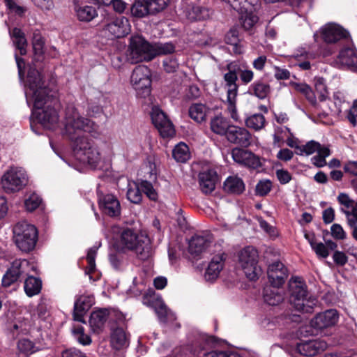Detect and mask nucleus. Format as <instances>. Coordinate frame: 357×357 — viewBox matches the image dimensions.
<instances>
[{
	"mask_svg": "<svg viewBox=\"0 0 357 357\" xmlns=\"http://www.w3.org/2000/svg\"><path fill=\"white\" fill-rule=\"evenodd\" d=\"M63 135L70 142L75 157L83 163L96 167L101 160L100 153L86 133L93 137L100 135L99 126L81 115L73 105H67L63 120Z\"/></svg>",
	"mask_w": 357,
	"mask_h": 357,
	"instance_id": "1",
	"label": "nucleus"
},
{
	"mask_svg": "<svg viewBox=\"0 0 357 357\" xmlns=\"http://www.w3.org/2000/svg\"><path fill=\"white\" fill-rule=\"evenodd\" d=\"M26 86V99L33 103L32 116L45 128L53 130L59 122L60 104L55 91L45 86L40 73L35 68L28 70Z\"/></svg>",
	"mask_w": 357,
	"mask_h": 357,
	"instance_id": "2",
	"label": "nucleus"
},
{
	"mask_svg": "<svg viewBox=\"0 0 357 357\" xmlns=\"http://www.w3.org/2000/svg\"><path fill=\"white\" fill-rule=\"evenodd\" d=\"M227 72L224 74V89L227 92V110L231 118L236 122L240 121V117L237 112L236 102L238 91V75L242 84L247 85L254 78V73L248 69L245 61H233L228 63L225 67Z\"/></svg>",
	"mask_w": 357,
	"mask_h": 357,
	"instance_id": "3",
	"label": "nucleus"
},
{
	"mask_svg": "<svg viewBox=\"0 0 357 357\" xmlns=\"http://www.w3.org/2000/svg\"><path fill=\"white\" fill-rule=\"evenodd\" d=\"M31 271H35L33 264L25 259L14 260L2 277V287H9L22 278L27 276L24 284L26 294L29 297L38 295L42 289V281L38 278L29 276Z\"/></svg>",
	"mask_w": 357,
	"mask_h": 357,
	"instance_id": "4",
	"label": "nucleus"
},
{
	"mask_svg": "<svg viewBox=\"0 0 357 357\" xmlns=\"http://www.w3.org/2000/svg\"><path fill=\"white\" fill-rule=\"evenodd\" d=\"M118 242L121 249L134 252L141 260H145L150 256L151 246L149 238L146 236L139 235L132 229H122Z\"/></svg>",
	"mask_w": 357,
	"mask_h": 357,
	"instance_id": "5",
	"label": "nucleus"
},
{
	"mask_svg": "<svg viewBox=\"0 0 357 357\" xmlns=\"http://www.w3.org/2000/svg\"><path fill=\"white\" fill-rule=\"evenodd\" d=\"M13 240L23 253L32 252L38 241V231L35 225L26 221L17 222L13 227Z\"/></svg>",
	"mask_w": 357,
	"mask_h": 357,
	"instance_id": "6",
	"label": "nucleus"
},
{
	"mask_svg": "<svg viewBox=\"0 0 357 357\" xmlns=\"http://www.w3.org/2000/svg\"><path fill=\"white\" fill-rule=\"evenodd\" d=\"M291 291L290 302L296 310L310 313L317 304V299L309 294L307 285L299 278H295L289 284Z\"/></svg>",
	"mask_w": 357,
	"mask_h": 357,
	"instance_id": "7",
	"label": "nucleus"
},
{
	"mask_svg": "<svg viewBox=\"0 0 357 357\" xmlns=\"http://www.w3.org/2000/svg\"><path fill=\"white\" fill-rule=\"evenodd\" d=\"M155 56L153 46L139 35L131 36L128 54V60L131 63L149 61Z\"/></svg>",
	"mask_w": 357,
	"mask_h": 357,
	"instance_id": "8",
	"label": "nucleus"
},
{
	"mask_svg": "<svg viewBox=\"0 0 357 357\" xmlns=\"http://www.w3.org/2000/svg\"><path fill=\"white\" fill-rule=\"evenodd\" d=\"M169 3L170 0H135L130 13L137 18L156 16L164 12Z\"/></svg>",
	"mask_w": 357,
	"mask_h": 357,
	"instance_id": "9",
	"label": "nucleus"
},
{
	"mask_svg": "<svg viewBox=\"0 0 357 357\" xmlns=\"http://www.w3.org/2000/svg\"><path fill=\"white\" fill-rule=\"evenodd\" d=\"M259 255L252 246H247L238 254V263L250 280H257L261 273V268L258 265Z\"/></svg>",
	"mask_w": 357,
	"mask_h": 357,
	"instance_id": "10",
	"label": "nucleus"
},
{
	"mask_svg": "<svg viewBox=\"0 0 357 357\" xmlns=\"http://www.w3.org/2000/svg\"><path fill=\"white\" fill-rule=\"evenodd\" d=\"M26 171L20 167H10L1 177V185L6 193H14L24 188L27 184Z\"/></svg>",
	"mask_w": 357,
	"mask_h": 357,
	"instance_id": "11",
	"label": "nucleus"
},
{
	"mask_svg": "<svg viewBox=\"0 0 357 357\" xmlns=\"http://www.w3.org/2000/svg\"><path fill=\"white\" fill-rule=\"evenodd\" d=\"M151 71L144 65H139L133 70L130 83L139 97L146 98L151 93Z\"/></svg>",
	"mask_w": 357,
	"mask_h": 357,
	"instance_id": "12",
	"label": "nucleus"
},
{
	"mask_svg": "<svg viewBox=\"0 0 357 357\" xmlns=\"http://www.w3.org/2000/svg\"><path fill=\"white\" fill-rule=\"evenodd\" d=\"M323 40L326 43H336L342 41L350 43L351 36L347 30L338 24L329 22L319 30Z\"/></svg>",
	"mask_w": 357,
	"mask_h": 357,
	"instance_id": "13",
	"label": "nucleus"
},
{
	"mask_svg": "<svg viewBox=\"0 0 357 357\" xmlns=\"http://www.w3.org/2000/svg\"><path fill=\"white\" fill-rule=\"evenodd\" d=\"M97 197L98 206L100 211L109 217L116 218L121 214V204L119 199L112 194H105L97 187Z\"/></svg>",
	"mask_w": 357,
	"mask_h": 357,
	"instance_id": "14",
	"label": "nucleus"
},
{
	"mask_svg": "<svg viewBox=\"0 0 357 357\" xmlns=\"http://www.w3.org/2000/svg\"><path fill=\"white\" fill-rule=\"evenodd\" d=\"M151 117L153 125L162 137L169 138L174 136L175 129L172 123L159 107L152 108Z\"/></svg>",
	"mask_w": 357,
	"mask_h": 357,
	"instance_id": "15",
	"label": "nucleus"
},
{
	"mask_svg": "<svg viewBox=\"0 0 357 357\" xmlns=\"http://www.w3.org/2000/svg\"><path fill=\"white\" fill-rule=\"evenodd\" d=\"M105 34L114 38H123L130 33L131 26L128 19L119 17L107 22L103 29Z\"/></svg>",
	"mask_w": 357,
	"mask_h": 357,
	"instance_id": "16",
	"label": "nucleus"
},
{
	"mask_svg": "<svg viewBox=\"0 0 357 357\" xmlns=\"http://www.w3.org/2000/svg\"><path fill=\"white\" fill-rule=\"evenodd\" d=\"M231 156L236 163L250 169H255L262 166L260 158L248 150L234 148L231 151Z\"/></svg>",
	"mask_w": 357,
	"mask_h": 357,
	"instance_id": "17",
	"label": "nucleus"
},
{
	"mask_svg": "<svg viewBox=\"0 0 357 357\" xmlns=\"http://www.w3.org/2000/svg\"><path fill=\"white\" fill-rule=\"evenodd\" d=\"M181 9L185 16L191 21L206 20L210 17L211 14L208 8L194 5L187 1H182Z\"/></svg>",
	"mask_w": 357,
	"mask_h": 357,
	"instance_id": "18",
	"label": "nucleus"
},
{
	"mask_svg": "<svg viewBox=\"0 0 357 357\" xmlns=\"http://www.w3.org/2000/svg\"><path fill=\"white\" fill-rule=\"evenodd\" d=\"M225 137L231 144L248 147L251 144L252 135L246 128L231 125Z\"/></svg>",
	"mask_w": 357,
	"mask_h": 357,
	"instance_id": "19",
	"label": "nucleus"
},
{
	"mask_svg": "<svg viewBox=\"0 0 357 357\" xmlns=\"http://www.w3.org/2000/svg\"><path fill=\"white\" fill-rule=\"evenodd\" d=\"M267 274L269 282L275 287H281L288 276L287 269L279 261H274L268 266Z\"/></svg>",
	"mask_w": 357,
	"mask_h": 357,
	"instance_id": "20",
	"label": "nucleus"
},
{
	"mask_svg": "<svg viewBox=\"0 0 357 357\" xmlns=\"http://www.w3.org/2000/svg\"><path fill=\"white\" fill-rule=\"evenodd\" d=\"M345 43L347 46L340 50L337 61L341 65L357 72V51L354 47L351 39L350 43Z\"/></svg>",
	"mask_w": 357,
	"mask_h": 357,
	"instance_id": "21",
	"label": "nucleus"
},
{
	"mask_svg": "<svg viewBox=\"0 0 357 357\" xmlns=\"http://www.w3.org/2000/svg\"><path fill=\"white\" fill-rule=\"evenodd\" d=\"M73 10L77 20L91 22L98 16L96 8L86 3V0H73Z\"/></svg>",
	"mask_w": 357,
	"mask_h": 357,
	"instance_id": "22",
	"label": "nucleus"
},
{
	"mask_svg": "<svg viewBox=\"0 0 357 357\" xmlns=\"http://www.w3.org/2000/svg\"><path fill=\"white\" fill-rule=\"evenodd\" d=\"M327 348V343L322 340H311L302 341L297 344V351L305 356H314L325 351Z\"/></svg>",
	"mask_w": 357,
	"mask_h": 357,
	"instance_id": "23",
	"label": "nucleus"
},
{
	"mask_svg": "<svg viewBox=\"0 0 357 357\" xmlns=\"http://www.w3.org/2000/svg\"><path fill=\"white\" fill-rule=\"evenodd\" d=\"M338 319L337 311L331 309L318 314L312 320V326L317 329L322 330L335 326Z\"/></svg>",
	"mask_w": 357,
	"mask_h": 357,
	"instance_id": "24",
	"label": "nucleus"
},
{
	"mask_svg": "<svg viewBox=\"0 0 357 357\" xmlns=\"http://www.w3.org/2000/svg\"><path fill=\"white\" fill-rule=\"evenodd\" d=\"M226 259L225 253H220L215 255L211 260L204 274V278L206 281L213 282L219 276L222 270L224 263Z\"/></svg>",
	"mask_w": 357,
	"mask_h": 357,
	"instance_id": "25",
	"label": "nucleus"
},
{
	"mask_svg": "<svg viewBox=\"0 0 357 357\" xmlns=\"http://www.w3.org/2000/svg\"><path fill=\"white\" fill-rule=\"evenodd\" d=\"M109 317V313L106 309H100L93 312L89 319L91 331L95 333H101Z\"/></svg>",
	"mask_w": 357,
	"mask_h": 357,
	"instance_id": "26",
	"label": "nucleus"
},
{
	"mask_svg": "<svg viewBox=\"0 0 357 357\" xmlns=\"http://www.w3.org/2000/svg\"><path fill=\"white\" fill-rule=\"evenodd\" d=\"M217 181V174L213 169H208L199 174V183L202 192L209 194L214 190Z\"/></svg>",
	"mask_w": 357,
	"mask_h": 357,
	"instance_id": "27",
	"label": "nucleus"
},
{
	"mask_svg": "<svg viewBox=\"0 0 357 357\" xmlns=\"http://www.w3.org/2000/svg\"><path fill=\"white\" fill-rule=\"evenodd\" d=\"M316 58V54L312 51L301 48L292 56L295 66H298L301 70H307L311 68L310 61Z\"/></svg>",
	"mask_w": 357,
	"mask_h": 357,
	"instance_id": "28",
	"label": "nucleus"
},
{
	"mask_svg": "<svg viewBox=\"0 0 357 357\" xmlns=\"http://www.w3.org/2000/svg\"><path fill=\"white\" fill-rule=\"evenodd\" d=\"M92 305V300L86 296L78 297L74 305L73 317L75 321L84 322V316Z\"/></svg>",
	"mask_w": 357,
	"mask_h": 357,
	"instance_id": "29",
	"label": "nucleus"
},
{
	"mask_svg": "<svg viewBox=\"0 0 357 357\" xmlns=\"http://www.w3.org/2000/svg\"><path fill=\"white\" fill-rule=\"evenodd\" d=\"M280 287L273 285L266 286L264 289V300L270 305H277L284 300L282 291Z\"/></svg>",
	"mask_w": 357,
	"mask_h": 357,
	"instance_id": "30",
	"label": "nucleus"
},
{
	"mask_svg": "<svg viewBox=\"0 0 357 357\" xmlns=\"http://www.w3.org/2000/svg\"><path fill=\"white\" fill-rule=\"evenodd\" d=\"M9 34L15 48L20 51L21 55L26 54L27 41L24 32L19 28L9 30Z\"/></svg>",
	"mask_w": 357,
	"mask_h": 357,
	"instance_id": "31",
	"label": "nucleus"
},
{
	"mask_svg": "<svg viewBox=\"0 0 357 357\" xmlns=\"http://www.w3.org/2000/svg\"><path fill=\"white\" fill-rule=\"evenodd\" d=\"M211 129L218 135L226 136L231 125L229 120L222 115H217L211 120Z\"/></svg>",
	"mask_w": 357,
	"mask_h": 357,
	"instance_id": "32",
	"label": "nucleus"
},
{
	"mask_svg": "<svg viewBox=\"0 0 357 357\" xmlns=\"http://www.w3.org/2000/svg\"><path fill=\"white\" fill-rule=\"evenodd\" d=\"M210 243L204 236H194L189 241V251L192 255L197 256L206 250Z\"/></svg>",
	"mask_w": 357,
	"mask_h": 357,
	"instance_id": "33",
	"label": "nucleus"
},
{
	"mask_svg": "<svg viewBox=\"0 0 357 357\" xmlns=\"http://www.w3.org/2000/svg\"><path fill=\"white\" fill-rule=\"evenodd\" d=\"M209 109L204 104H192L188 109L189 116L197 123H202L206 119Z\"/></svg>",
	"mask_w": 357,
	"mask_h": 357,
	"instance_id": "34",
	"label": "nucleus"
},
{
	"mask_svg": "<svg viewBox=\"0 0 357 357\" xmlns=\"http://www.w3.org/2000/svg\"><path fill=\"white\" fill-rule=\"evenodd\" d=\"M224 190L231 194H241L245 190V184L243 180L236 176H229L224 182Z\"/></svg>",
	"mask_w": 357,
	"mask_h": 357,
	"instance_id": "35",
	"label": "nucleus"
},
{
	"mask_svg": "<svg viewBox=\"0 0 357 357\" xmlns=\"http://www.w3.org/2000/svg\"><path fill=\"white\" fill-rule=\"evenodd\" d=\"M271 88L268 84L262 80L254 82L248 88V93L259 99H264L270 93Z\"/></svg>",
	"mask_w": 357,
	"mask_h": 357,
	"instance_id": "36",
	"label": "nucleus"
},
{
	"mask_svg": "<svg viewBox=\"0 0 357 357\" xmlns=\"http://www.w3.org/2000/svg\"><path fill=\"white\" fill-rule=\"evenodd\" d=\"M172 157L177 162H186L190 158L188 145L183 142L176 144L172 150Z\"/></svg>",
	"mask_w": 357,
	"mask_h": 357,
	"instance_id": "37",
	"label": "nucleus"
},
{
	"mask_svg": "<svg viewBox=\"0 0 357 357\" xmlns=\"http://www.w3.org/2000/svg\"><path fill=\"white\" fill-rule=\"evenodd\" d=\"M127 342V337L124 330L117 327L114 329L111 334V342L116 349L122 348Z\"/></svg>",
	"mask_w": 357,
	"mask_h": 357,
	"instance_id": "38",
	"label": "nucleus"
},
{
	"mask_svg": "<svg viewBox=\"0 0 357 357\" xmlns=\"http://www.w3.org/2000/svg\"><path fill=\"white\" fill-rule=\"evenodd\" d=\"M240 23L245 31H252L256 23L258 22V17L253 13V11L243 12L240 13Z\"/></svg>",
	"mask_w": 357,
	"mask_h": 357,
	"instance_id": "39",
	"label": "nucleus"
},
{
	"mask_svg": "<svg viewBox=\"0 0 357 357\" xmlns=\"http://www.w3.org/2000/svg\"><path fill=\"white\" fill-rule=\"evenodd\" d=\"M32 44L35 56L41 57L44 54L45 40L39 30L33 31Z\"/></svg>",
	"mask_w": 357,
	"mask_h": 357,
	"instance_id": "40",
	"label": "nucleus"
},
{
	"mask_svg": "<svg viewBox=\"0 0 357 357\" xmlns=\"http://www.w3.org/2000/svg\"><path fill=\"white\" fill-rule=\"evenodd\" d=\"M266 123V119L261 114H254L245 119L247 127L255 130L262 129Z\"/></svg>",
	"mask_w": 357,
	"mask_h": 357,
	"instance_id": "41",
	"label": "nucleus"
},
{
	"mask_svg": "<svg viewBox=\"0 0 357 357\" xmlns=\"http://www.w3.org/2000/svg\"><path fill=\"white\" fill-rule=\"evenodd\" d=\"M140 183H134L132 185H129L127 191L128 199L135 204H139L142 200V194L141 192Z\"/></svg>",
	"mask_w": 357,
	"mask_h": 357,
	"instance_id": "42",
	"label": "nucleus"
},
{
	"mask_svg": "<svg viewBox=\"0 0 357 357\" xmlns=\"http://www.w3.org/2000/svg\"><path fill=\"white\" fill-rule=\"evenodd\" d=\"M331 155V150L328 146H324L312 158V162L317 167H323L326 165V158Z\"/></svg>",
	"mask_w": 357,
	"mask_h": 357,
	"instance_id": "43",
	"label": "nucleus"
},
{
	"mask_svg": "<svg viewBox=\"0 0 357 357\" xmlns=\"http://www.w3.org/2000/svg\"><path fill=\"white\" fill-rule=\"evenodd\" d=\"M17 348L19 351L24 356H29L38 350V348L28 339H22L18 342Z\"/></svg>",
	"mask_w": 357,
	"mask_h": 357,
	"instance_id": "44",
	"label": "nucleus"
},
{
	"mask_svg": "<svg viewBox=\"0 0 357 357\" xmlns=\"http://www.w3.org/2000/svg\"><path fill=\"white\" fill-rule=\"evenodd\" d=\"M72 331L75 338L79 344L82 345H89L91 343V337L85 334L84 329L82 326H75Z\"/></svg>",
	"mask_w": 357,
	"mask_h": 357,
	"instance_id": "45",
	"label": "nucleus"
},
{
	"mask_svg": "<svg viewBox=\"0 0 357 357\" xmlns=\"http://www.w3.org/2000/svg\"><path fill=\"white\" fill-rule=\"evenodd\" d=\"M140 188L150 200H158V192L150 181L142 180L140 182Z\"/></svg>",
	"mask_w": 357,
	"mask_h": 357,
	"instance_id": "46",
	"label": "nucleus"
},
{
	"mask_svg": "<svg viewBox=\"0 0 357 357\" xmlns=\"http://www.w3.org/2000/svg\"><path fill=\"white\" fill-rule=\"evenodd\" d=\"M49 311L47 310V305L44 299H41L36 310L32 314L33 319L45 320L49 317Z\"/></svg>",
	"mask_w": 357,
	"mask_h": 357,
	"instance_id": "47",
	"label": "nucleus"
},
{
	"mask_svg": "<svg viewBox=\"0 0 357 357\" xmlns=\"http://www.w3.org/2000/svg\"><path fill=\"white\" fill-rule=\"evenodd\" d=\"M42 199L36 193H31L24 201V206L28 211L36 210L41 204Z\"/></svg>",
	"mask_w": 357,
	"mask_h": 357,
	"instance_id": "48",
	"label": "nucleus"
},
{
	"mask_svg": "<svg viewBox=\"0 0 357 357\" xmlns=\"http://www.w3.org/2000/svg\"><path fill=\"white\" fill-rule=\"evenodd\" d=\"M153 50L156 54H172L175 51V45L171 42L155 43Z\"/></svg>",
	"mask_w": 357,
	"mask_h": 357,
	"instance_id": "49",
	"label": "nucleus"
},
{
	"mask_svg": "<svg viewBox=\"0 0 357 357\" xmlns=\"http://www.w3.org/2000/svg\"><path fill=\"white\" fill-rule=\"evenodd\" d=\"M97 250L98 248L96 247H92L88 251L86 256L88 266H86L85 271L86 274L90 275L96 269L95 258L96 256Z\"/></svg>",
	"mask_w": 357,
	"mask_h": 357,
	"instance_id": "50",
	"label": "nucleus"
},
{
	"mask_svg": "<svg viewBox=\"0 0 357 357\" xmlns=\"http://www.w3.org/2000/svg\"><path fill=\"white\" fill-rule=\"evenodd\" d=\"M155 312L161 322L166 323L169 319H174V315L163 303L160 304L155 308Z\"/></svg>",
	"mask_w": 357,
	"mask_h": 357,
	"instance_id": "51",
	"label": "nucleus"
},
{
	"mask_svg": "<svg viewBox=\"0 0 357 357\" xmlns=\"http://www.w3.org/2000/svg\"><path fill=\"white\" fill-rule=\"evenodd\" d=\"M272 188V183L269 180L260 181L256 185L255 193L258 196L266 195Z\"/></svg>",
	"mask_w": 357,
	"mask_h": 357,
	"instance_id": "52",
	"label": "nucleus"
},
{
	"mask_svg": "<svg viewBox=\"0 0 357 357\" xmlns=\"http://www.w3.org/2000/svg\"><path fill=\"white\" fill-rule=\"evenodd\" d=\"M337 202L342 206L341 208H344V210H353L356 202L351 199L349 196L346 194L341 192L337 197Z\"/></svg>",
	"mask_w": 357,
	"mask_h": 357,
	"instance_id": "53",
	"label": "nucleus"
},
{
	"mask_svg": "<svg viewBox=\"0 0 357 357\" xmlns=\"http://www.w3.org/2000/svg\"><path fill=\"white\" fill-rule=\"evenodd\" d=\"M340 211L346 215L348 226L351 228L357 226V211L353 208V210H344L340 208Z\"/></svg>",
	"mask_w": 357,
	"mask_h": 357,
	"instance_id": "54",
	"label": "nucleus"
},
{
	"mask_svg": "<svg viewBox=\"0 0 357 357\" xmlns=\"http://www.w3.org/2000/svg\"><path fill=\"white\" fill-rule=\"evenodd\" d=\"M325 146L321 145L315 141H310L303 146L302 151L307 155H311L315 152L318 153L320 149L324 148Z\"/></svg>",
	"mask_w": 357,
	"mask_h": 357,
	"instance_id": "55",
	"label": "nucleus"
},
{
	"mask_svg": "<svg viewBox=\"0 0 357 357\" xmlns=\"http://www.w3.org/2000/svg\"><path fill=\"white\" fill-rule=\"evenodd\" d=\"M4 1L10 11L19 16H22L26 10V8L17 5L13 0H4Z\"/></svg>",
	"mask_w": 357,
	"mask_h": 357,
	"instance_id": "56",
	"label": "nucleus"
},
{
	"mask_svg": "<svg viewBox=\"0 0 357 357\" xmlns=\"http://www.w3.org/2000/svg\"><path fill=\"white\" fill-rule=\"evenodd\" d=\"M331 235L337 240L346 238L347 234L340 224H333L331 227Z\"/></svg>",
	"mask_w": 357,
	"mask_h": 357,
	"instance_id": "57",
	"label": "nucleus"
},
{
	"mask_svg": "<svg viewBox=\"0 0 357 357\" xmlns=\"http://www.w3.org/2000/svg\"><path fill=\"white\" fill-rule=\"evenodd\" d=\"M29 331L28 325L22 321L14 324L11 332L13 336H17L20 334H26Z\"/></svg>",
	"mask_w": 357,
	"mask_h": 357,
	"instance_id": "58",
	"label": "nucleus"
},
{
	"mask_svg": "<svg viewBox=\"0 0 357 357\" xmlns=\"http://www.w3.org/2000/svg\"><path fill=\"white\" fill-rule=\"evenodd\" d=\"M164 69L167 73H174L178 67V63L176 59L167 58L163 61Z\"/></svg>",
	"mask_w": 357,
	"mask_h": 357,
	"instance_id": "59",
	"label": "nucleus"
},
{
	"mask_svg": "<svg viewBox=\"0 0 357 357\" xmlns=\"http://www.w3.org/2000/svg\"><path fill=\"white\" fill-rule=\"evenodd\" d=\"M347 118L350 123L355 126L357 123V99L353 102L351 107L348 111Z\"/></svg>",
	"mask_w": 357,
	"mask_h": 357,
	"instance_id": "60",
	"label": "nucleus"
},
{
	"mask_svg": "<svg viewBox=\"0 0 357 357\" xmlns=\"http://www.w3.org/2000/svg\"><path fill=\"white\" fill-rule=\"evenodd\" d=\"M312 249L319 257L325 259L329 255L327 247L321 242L317 243Z\"/></svg>",
	"mask_w": 357,
	"mask_h": 357,
	"instance_id": "61",
	"label": "nucleus"
},
{
	"mask_svg": "<svg viewBox=\"0 0 357 357\" xmlns=\"http://www.w3.org/2000/svg\"><path fill=\"white\" fill-rule=\"evenodd\" d=\"M276 176L280 183L282 185L288 183L292 178L291 174L287 170L283 169L276 171Z\"/></svg>",
	"mask_w": 357,
	"mask_h": 357,
	"instance_id": "62",
	"label": "nucleus"
},
{
	"mask_svg": "<svg viewBox=\"0 0 357 357\" xmlns=\"http://www.w3.org/2000/svg\"><path fill=\"white\" fill-rule=\"evenodd\" d=\"M203 357H237V356L233 352L215 350L205 354Z\"/></svg>",
	"mask_w": 357,
	"mask_h": 357,
	"instance_id": "63",
	"label": "nucleus"
},
{
	"mask_svg": "<svg viewBox=\"0 0 357 357\" xmlns=\"http://www.w3.org/2000/svg\"><path fill=\"white\" fill-rule=\"evenodd\" d=\"M62 357H87L85 354L82 353L79 349L75 348H70L66 349L62 353Z\"/></svg>",
	"mask_w": 357,
	"mask_h": 357,
	"instance_id": "64",
	"label": "nucleus"
}]
</instances>
